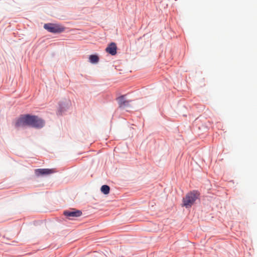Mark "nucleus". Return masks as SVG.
Masks as SVG:
<instances>
[{
  "label": "nucleus",
  "mask_w": 257,
  "mask_h": 257,
  "mask_svg": "<svg viewBox=\"0 0 257 257\" xmlns=\"http://www.w3.org/2000/svg\"><path fill=\"white\" fill-rule=\"evenodd\" d=\"M199 196L197 191H193L188 193L183 199V206L186 208L191 207Z\"/></svg>",
  "instance_id": "nucleus-1"
},
{
  "label": "nucleus",
  "mask_w": 257,
  "mask_h": 257,
  "mask_svg": "<svg viewBox=\"0 0 257 257\" xmlns=\"http://www.w3.org/2000/svg\"><path fill=\"white\" fill-rule=\"evenodd\" d=\"M33 120V118L30 117V115L29 114L22 115L17 120L15 123V126L16 127H21L27 125L30 126V123Z\"/></svg>",
  "instance_id": "nucleus-2"
},
{
  "label": "nucleus",
  "mask_w": 257,
  "mask_h": 257,
  "mask_svg": "<svg viewBox=\"0 0 257 257\" xmlns=\"http://www.w3.org/2000/svg\"><path fill=\"white\" fill-rule=\"evenodd\" d=\"M44 28L48 31L54 33H60L64 30V28L62 26L59 25L51 23L45 24Z\"/></svg>",
  "instance_id": "nucleus-3"
},
{
  "label": "nucleus",
  "mask_w": 257,
  "mask_h": 257,
  "mask_svg": "<svg viewBox=\"0 0 257 257\" xmlns=\"http://www.w3.org/2000/svg\"><path fill=\"white\" fill-rule=\"evenodd\" d=\"M30 117H32L33 120L30 123V126L36 128H41L44 125L45 122L41 118L37 116L31 115Z\"/></svg>",
  "instance_id": "nucleus-4"
},
{
  "label": "nucleus",
  "mask_w": 257,
  "mask_h": 257,
  "mask_svg": "<svg viewBox=\"0 0 257 257\" xmlns=\"http://www.w3.org/2000/svg\"><path fill=\"white\" fill-rule=\"evenodd\" d=\"M63 214L65 216L71 218L79 217L82 215V213L80 210L72 209L70 210L64 211Z\"/></svg>",
  "instance_id": "nucleus-5"
},
{
  "label": "nucleus",
  "mask_w": 257,
  "mask_h": 257,
  "mask_svg": "<svg viewBox=\"0 0 257 257\" xmlns=\"http://www.w3.org/2000/svg\"><path fill=\"white\" fill-rule=\"evenodd\" d=\"M118 102L120 107L125 108L130 106L131 100H126L125 95H122L117 98Z\"/></svg>",
  "instance_id": "nucleus-6"
},
{
  "label": "nucleus",
  "mask_w": 257,
  "mask_h": 257,
  "mask_svg": "<svg viewBox=\"0 0 257 257\" xmlns=\"http://www.w3.org/2000/svg\"><path fill=\"white\" fill-rule=\"evenodd\" d=\"M35 174L37 176L47 175L52 174L55 172L54 169H38L35 171Z\"/></svg>",
  "instance_id": "nucleus-7"
},
{
  "label": "nucleus",
  "mask_w": 257,
  "mask_h": 257,
  "mask_svg": "<svg viewBox=\"0 0 257 257\" xmlns=\"http://www.w3.org/2000/svg\"><path fill=\"white\" fill-rule=\"evenodd\" d=\"M116 44L112 42L108 45L105 51L111 55H114L116 54Z\"/></svg>",
  "instance_id": "nucleus-8"
},
{
  "label": "nucleus",
  "mask_w": 257,
  "mask_h": 257,
  "mask_svg": "<svg viewBox=\"0 0 257 257\" xmlns=\"http://www.w3.org/2000/svg\"><path fill=\"white\" fill-rule=\"evenodd\" d=\"M89 60L90 62L91 63H96L99 61V58L96 55H90L89 57Z\"/></svg>",
  "instance_id": "nucleus-9"
},
{
  "label": "nucleus",
  "mask_w": 257,
  "mask_h": 257,
  "mask_svg": "<svg viewBox=\"0 0 257 257\" xmlns=\"http://www.w3.org/2000/svg\"><path fill=\"white\" fill-rule=\"evenodd\" d=\"M101 191L105 195H107L109 193L110 188L108 186L104 185L101 187Z\"/></svg>",
  "instance_id": "nucleus-10"
}]
</instances>
